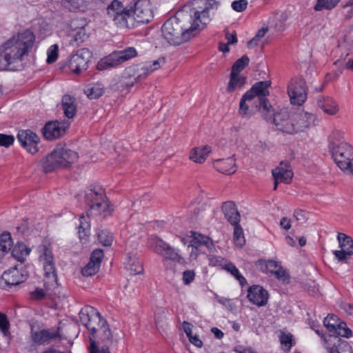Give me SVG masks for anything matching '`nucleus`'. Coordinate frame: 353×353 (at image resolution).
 Listing matches in <instances>:
<instances>
[{
	"instance_id": "1",
	"label": "nucleus",
	"mask_w": 353,
	"mask_h": 353,
	"mask_svg": "<svg viewBox=\"0 0 353 353\" xmlns=\"http://www.w3.org/2000/svg\"><path fill=\"white\" fill-rule=\"evenodd\" d=\"M219 3L214 0H192L189 8L188 21L177 17L168 19L161 31L164 39L173 46H179L189 41L210 21L209 12L217 9Z\"/></svg>"
},
{
	"instance_id": "2",
	"label": "nucleus",
	"mask_w": 353,
	"mask_h": 353,
	"mask_svg": "<svg viewBox=\"0 0 353 353\" xmlns=\"http://www.w3.org/2000/svg\"><path fill=\"white\" fill-rule=\"evenodd\" d=\"M270 81H261L255 83L241 97L239 103V114L249 119L257 111H261L264 119L273 120L279 130L284 132L287 127L285 110L274 113L267 97L270 94Z\"/></svg>"
},
{
	"instance_id": "3",
	"label": "nucleus",
	"mask_w": 353,
	"mask_h": 353,
	"mask_svg": "<svg viewBox=\"0 0 353 353\" xmlns=\"http://www.w3.org/2000/svg\"><path fill=\"white\" fill-rule=\"evenodd\" d=\"M35 42V35L32 31L26 30L12 36L1 45L3 52L14 65L22 61L23 57L28 54Z\"/></svg>"
},
{
	"instance_id": "4",
	"label": "nucleus",
	"mask_w": 353,
	"mask_h": 353,
	"mask_svg": "<svg viewBox=\"0 0 353 353\" xmlns=\"http://www.w3.org/2000/svg\"><path fill=\"white\" fill-rule=\"evenodd\" d=\"M77 152L62 147L57 146L54 150L40 162V164L46 173L51 172L61 167H67L73 163L77 159Z\"/></svg>"
},
{
	"instance_id": "5",
	"label": "nucleus",
	"mask_w": 353,
	"mask_h": 353,
	"mask_svg": "<svg viewBox=\"0 0 353 353\" xmlns=\"http://www.w3.org/2000/svg\"><path fill=\"white\" fill-rule=\"evenodd\" d=\"M80 319L92 335H94L98 330V328L93 323V322L97 321L98 326H99L100 330L103 332L104 335L103 340L107 345L112 343V335L107 321L101 317L100 313L94 307H87L81 310L80 312Z\"/></svg>"
},
{
	"instance_id": "6",
	"label": "nucleus",
	"mask_w": 353,
	"mask_h": 353,
	"mask_svg": "<svg viewBox=\"0 0 353 353\" xmlns=\"http://www.w3.org/2000/svg\"><path fill=\"white\" fill-rule=\"evenodd\" d=\"M88 207V216H101L105 218L110 215L112 208L110 206L107 197L101 188L91 189L85 195Z\"/></svg>"
},
{
	"instance_id": "7",
	"label": "nucleus",
	"mask_w": 353,
	"mask_h": 353,
	"mask_svg": "<svg viewBox=\"0 0 353 353\" xmlns=\"http://www.w3.org/2000/svg\"><path fill=\"white\" fill-rule=\"evenodd\" d=\"M332 158L339 168L345 174L353 175V146L342 141L339 146L330 150Z\"/></svg>"
},
{
	"instance_id": "8",
	"label": "nucleus",
	"mask_w": 353,
	"mask_h": 353,
	"mask_svg": "<svg viewBox=\"0 0 353 353\" xmlns=\"http://www.w3.org/2000/svg\"><path fill=\"white\" fill-rule=\"evenodd\" d=\"M137 56V52L133 47H128L124 50L114 51L108 56L101 59L97 63L99 70L115 68Z\"/></svg>"
},
{
	"instance_id": "9",
	"label": "nucleus",
	"mask_w": 353,
	"mask_h": 353,
	"mask_svg": "<svg viewBox=\"0 0 353 353\" xmlns=\"http://www.w3.org/2000/svg\"><path fill=\"white\" fill-rule=\"evenodd\" d=\"M153 251L165 260H170L181 265L186 264V261L177 248L172 247L170 244L157 236L150 239Z\"/></svg>"
},
{
	"instance_id": "10",
	"label": "nucleus",
	"mask_w": 353,
	"mask_h": 353,
	"mask_svg": "<svg viewBox=\"0 0 353 353\" xmlns=\"http://www.w3.org/2000/svg\"><path fill=\"white\" fill-rule=\"evenodd\" d=\"M316 124L317 117L316 114L308 112H302L298 114L291 116L290 124H288V134L305 132Z\"/></svg>"
},
{
	"instance_id": "11",
	"label": "nucleus",
	"mask_w": 353,
	"mask_h": 353,
	"mask_svg": "<svg viewBox=\"0 0 353 353\" xmlns=\"http://www.w3.org/2000/svg\"><path fill=\"white\" fill-rule=\"evenodd\" d=\"M90 58V51L87 48H81L70 56L67 65L70 72L79 74L87 70Z\"/></svg>"
},
{
	"instance_id": "12",
	"label": "nucleus",
	"mask_w": 353,
	"mask_h": 353,
	"mask_svg": "<svg viewBox=\"0 0 353 353\" xmlns=\"http://www.w3.org/2000/svg\"><path fill=\"white\" fill-rule=\"evenodd\" d=\"M325 327L330 333L329 336H342L350 338L352 336V331L347 326L344 321H341L337 316L328 314L323 321Z\"/></svg>"
},
{
	"instance_id": "13",
	"label": "nucleus",
	"mask_w": 353,
	"mask_h": 353,
	"mask_svg": "<svg viewBox=\"0 0 353 353\" xmlns=\"http://www.w3.org/2000/svg\"><path fill=\"white\" fill-rule=\"evenodd\" d=\"M323 342V346L327 353H352V348L347 341L341 340L336 336H325L319 330H314Z\"/></svg>"
},
{
	"instance_id": "14",
	"label": "nucleus",
	"mask_w": 353,
	"mask_h": 353,
	"mask_svg": "<svg viewBox=\"0 0 353 353\" xmlns=\"http://www.w3.org/2000/svg\"><path fill=\"white\" fill-rule=\"evenodd\" d=\"M28 278L26 271L20 270L17 265L5 271L0 280V285L2 288L10 290L24 282Z\"/></svg>"
},
{
	"instance_id": "15",
	"label": "nucleus",
	"mask_w": 353,
	"mask_h": 353,
	"mask_svg": "<svg viewBox=\"0 0 353 353\" xmlns=\"http://www.w3.org/2000/svg\"><path fill=\"white\" fill-rule=\"evenodd\" d=\"M70 125L68 120L48 121L42 128L43 135L50 141L59 139L65 134Z\"/></svg>"
},
{
	"instance_id": "16",
	"label": "nucleus",
	"mask_w": 353,
	"mask_h": 353,
	"mask_svg": "<svg viewBox=\"0 0 353 353\" xmlns=\"http://www.w3.org/2000/svg\"><path fill=\"white\" fill-rule=\"evenodd\" d=\"M288 97L291 104L302 105L307 99V88L303 79H297L292 82L290 92L288 91Z\"/></svg>"
},
{
	"instance_id": "17",
	"label": "nucleus",
	"mask_w": 353,
	"mask_h": 353,
	"mask_svg": "<svg viewBox=\"0 0 353 353\" xmlns=\"http://www.w3.org/2000/svg\"><path fill=\"white\" fill-rule=\"evenodd\" d=\"M22 148L28 152L34 154L39 152V137L30 130H19L17 137Z\"/></svg>"
},
{
	"instance_id": "18",
	"label": "nucleus",
	"mask_w": 353,
	"mask_h": 353,
	"mask_svg": "<svg viewBox=\"0 0 353 353\" xmlns=\"http://www.w3.org/2000/svg\"><path fill=\"white\" fill-rule=\"evenodd\" d=\"M256 268L263 273L274 275L278 280L284 281L285 279V270L281 263L274 260L259 259L256 262Z\"/></svg>"
},
{
	"instance_id": "19",
	"label": "nucleus",
	"mask_w": 353,
	"mask_h": 353,
	"mask_svg": "<svg viewBox=\"0 0 353 353\" xmlns=\"http://www.w3.org/2000/svg\"><path fill=\"white\" fill-rule=\"evenodd\" d=\"M135 75L136 68L134 66L127 68L120 77L114 79L115 82L112 85V89L119 92L128 90L137 82Z\"/></svg>"
},
{
	"instance_id": "20",
	"label": "nucleus",
	"mask_w": 353,
	"mask_h": 353,
	"mask_svg": "<svg viewBox=\"0 0 353 353\" xmlns=\"http://www.w3.org/2000/svg\"><path fill=\"white\" fill-rule=\"evenodd\" d=\"M165 58L159 57L152 62H145L143 65H134L136 68L135 78L137 82L145 79L150 74L165 64Z\"/></svg>"
},
{
	"instance_id": "21",
	"label": "nucleus",
	"mask_w": 353,
	"mask_h": 353,
	"mask_svg": "<svg viewBox=\"0 0 353 353\" xmlns=\"http://www.w3.org/2000/svg\"><path fill=\"white\" fill-rule=\"evenodd\" d=\"M247 297L251 303L261 307L268 303V292L261 286L254 285L249 288Z\"/></svg>"
},
{
	"instance_id": "22",
	"label": "nucleus",
	"mask_w": 353,
	"mask_h": 353,
	"mask_svg": "<svg viewBox=\"0 0 353 353\" xmlns=\"http://www.w3.org/2000/svg\"><path fill=\"white\" fill-rule=\"evenodd\" d=\"M132 15V22L136 21L139 23H148L152 19V11L149 8H143V5L138 1L134 4V7H130Z\"/></svg>"
},
{
	"instance_id": "23",
	"label": "nucleus",
	"mask_w": 353,
	"mask_h": 353,
	"mask_svg": "<svg viewBox=\"0 0 353 353\" xmlns=\"http://www.w3.org/2000/svg\"><path fill=\"white\" fill-rule=\"evenodd\" d=\"M316 104L319 108L330 116L337 114L340 110L337 101L330 97L319 96L316 99Z\"/></svg>"
},
{
	"instance_id": "24",
	"label": "nucleus",
	"mask_w": 353,
	"mask_h": 353,
	"mask_svg": "<svg viewBox=\"0 0 353 353\" xmlns=\"http://www.w3.org/2000/svg\"><path fill=\"white\" fill-rule=\"evenodd\" d=\"M221 209L225 218L232 225L236 226L239 224L241 215L233 201L224 202Z\"/></svg>"
},
{
	"instance_id": "25",
	"label": "nucleus",
	"mask_w": 353,
	"mask_h": 353,
	"mask_svg": "<svg viewBox=\"0 0 353 353\" xmlns=\"http://www.w3.org/2000/svg\"><path fill=\"white\" fill-rule=\"evenodd\" d=\"M30 336L32 341L37 345H45L50 343L57 337V334L50 332L49 330H41L34 331L33 326H31Z\"/></svg>"
},
{
	"instance_id": "26",
	"label": "nucleus",
	"mask_w": 353,
	"mask_h": 353,
	"mask_svg": "<svg viewBox=\"0 0 353 353\" xmlns=\"http://www.w3.org/2000/svg\"><path fill=\"white\" fill-rule=\"evenodd\" d=\"M215 169L225 174H234L236 170V163L234 157H229L225 159H217L214 162Z\"/></svg>"
},
{
	"instance_id": "27",
	"label": "nucleus",
	"mask_w": 353,
	"mask_h": 353,
	"mask_svg": "<svg viewBox=\"0 0 353 353\" xmlns=\"http://www.w3.org/2000/svg\"><path fill=\"white\" fill-rule=\"evenodd\" d=\"M61 102L65 116L72 119L77 113L76 99L70 95H64Z\"/></svg>"
},
{
	"instance_id": "28",
	"label": "nucleus",
	"mask_w": 353,
	"mask_h": 353,
	"mask_svg": "<svg viewBox=\"0 0 353 353\" xmlns=\"http://www.w3.org/2000/svg\"><path fill=\"white\" fill-rule=\"evenodd\" d=\"M114 23L120 28H129L131 26H133L132 15L131 13L130 8L124 10L118 15H113L111 18Z\"/></svg>"
},
{
	"instance_id": "29",
	"label": "nucleus",
	"mask_w": 353,
	"mask_h": 353,
	"mask_svg": "<svg viewBox=\"0 0 353 353\" xmlns=\"http://www.w3.org/2000/svg\"><path fill=\"white\" fill-rule=\"evenodd\" d=\"M44 270L45 283L55 286L57 284V275L54 261L46 262L42 263Z\"/></svg>"
},
{
	"instance_id": "30",
	"label": "nucleus",
	"mask_w": 353,
	"mask_h": 353,
	"mask_svg": "<svg viewBox=\"0 0 353 353\" xmlns=\"http://www.w3.org/2000/svg\"><path fill=\"white\" fill-rule=\"evenodd\" d=\"M192 243V246L194 247L196 250L201 245L205 246L210 251L214 249L212 240L210 237L199 233L193 232V240Z\"/></svg>"
},
{
	"instance_id": "31",
	"label": "nucleus",
	"mask_w": 353,
	"mask_h": 353,
	"mask_svg": "<svg viewBox=\"0 0 353 353\" xmlns=\"http://www.w3.org/2000/svg\"><path fill=\"white\" fill-rule=\"evenodd\" d=\"M211 152V148L208 145L201 148H195L191 152L190 159L194 162L201 163H203L206 157Z\"/></svg>"
},
{
	"instance_id": "32",
	"label": "nucleus",
	"mask_w": 353,
	"mask_h": 353,
	"mask_svg": "<svg viewBox=\"0 0 353 353\" xmlns=\"http://www.w3.org/2000/svg\"><path fill=\"white\" fill-rule=\"evenodd\" d=\"M246 83V78L238 74H230V81L227 87L228 92H232L236 90H241Z\"/></svg>"
},
{
	"instance_id": "33",
	"label": "nucleus",
	"mask_w": 353,
	"mask_h": 353,
	"mask_svg": "<svg viewBox=\"0 0 353 353\" xmlns=\"http://www.w3.org/2000/svg\"><path fill=\"white\" fill-rule=\"evenodd\" d=\"M345 132L341 129H333L328 136L329 150L339 146L342 141H345Z\"/></svg>"
},
{
	"instance_id": "34",
	"label": "nucleus",
	"mask_w": 353,
	"mask_h": 353,
	"mask_svg": "<svg viewBox=\"0 0 353 353\" xmlns=\"http://www.w3.org/2000/svg\"><path fill=\"white\" fill-rule=\"evenodd\" d=\"M12 239L9 232H4L0 236V259H2L12 248Z\"/></svg>"
},
{
	"instance_id": "35",
	"label": "nucleus",
	"mask_w": 353,
	"mask_h": 353,
	"mask_svg": "<svg viewBox=\"0 0 353 353\" xmlns=\"http://www.w3.org/2000/svg\"><path fill=\"white\" fill-rule=\"evenodd\" d=\"M87 0H62V5L70 11H84L87 8Z\"/></svg>"
},
{
	"instance_id": "36",
	"label": "nucleus",
	"mask_w": 353,
	"mask_h": 353,
	"mask_svg": "<svg viewBox=\"0 0 353 353\" xmlns=\"http://www.w3.org/2000/svg\"><path fill=\"white\" fill-rule=\"evenodd\" d=\"M38 252L39 254V261L43 263L51 262L54 261V255L52 252V248L49 244L43 243L38 247Z\"/></svg>"
},
{
	"instance_id": "37",
	"label": "nucleus",
	"mask_w": 353,
	"mask_h": 353,
	"mask_svg": "<svg viewBox=\"0 0 353 353\" xmlns=\"http://www.w3.org/2000/svg\"><path fill=\"white\" fill-rule=\"evenodd\" d=\"M30 252V250L26 248L23 243H18L12 250L11 255L18 261L22 263L26 260Z\"/></svg>"
},
{
	"instance_id": "38",
	"label": "nucleus",
	"mask_w": 353,
	"mask_h": 353,
	"mask_svg": "<svg viewBox=\"0 0 353 353\" xmlns=\"http://www.w3.org/2000/svg\"><path fill=\"white\" fill-rule=\"evenodd\" d=\"M337 240L341 249L347 250L349 254H353V239L344 233H339Z\"/></svg>"
},
{
	"instance_id": "39",
	"label": "nucleus",
	"mask_w": 353,
	"mask_h": 353,
	"mask_svg": "<svg viewBox=\"0 0 353 353\" xmlns=\"http://www.w3.org/2000/svg\"><path fill=\"white\" fill-rule=\"evenodd\" d=\"M224 269L230 272L240 283L241 286L247 285V281L245 277L239 272L237 268L232 263L225 265Z\"/></svg>"
},
{
	"instance_id": "40",
	"label": "nucleus",
	"mask_w": 353,
	"mask_h": 353,
	"mask_svg": "<svg viewBox=\"0 0 353 353\" xmlns=\"http://www.w3.org/2000/svg\"><path fill=\"white\" fill-rule=\"evenodd\" d=\"M77 228L79 236L81 239H83L89 235L90 223L83 214L79 217V224Z\"/></svg>"
},
{
	"instance_id": "41",
	"label": "nucleus",
	"mask_w": 353,
	"mask_h": 353,
	"mask_svg": "<svg viewBox=\"0 0 353 353\" xmlns=\"http://www.w3.org/2000/svg\"><path fill=\"white\" fill-rule=\"evenodd\" d=\"M128 9V8H124L122 3L117 0H114L107 8V13L108 16L112 18L113 15H118L119 13H121L124 10Z\"/></svg>"
},
{
	"instance_id": "42",
	"label": "nucleus",
	"mask_w": 353,
	"mask_h": 353,
	"mask_svg": "<svg viewBox=\"0 0 353 353\" xmlns=\"http://www.w3.org/2000/svg\"><path fill=\"white\" fill-rule=\"evenodd\" d=\"M250 63V59L248 56L243 55L240 59H237L232 65V72L230 74H238L247 66Z\"/></svg>"
},
{
	"instance_id": "43",
	"label": "nucleus",
	"mask_w": 353,
	"mask_h": 353,
	"mask_svg": "<svg viewBox=\"0 0 353 353\" xmlns=\"http://www.w3.org/2000/svg\"><path fill=\"white\" fill-rule=\"evenodd\" d=\"M234 243L236 246L242 248L245 243L243 230L241 226L239 224L234 226Z\"/></svg>"
},
{
	"instance_id": "44",
	"label": "nucleus",
	"mask_w": 353,
	"mask_h": 353,
	"mask_svg": "<svg viewBox=\"0 0 353 353\" xmlns=\"http://www.w3.org/2000/svg\"><path fill=\"white\" fill-rule=\"evenodd\" d=\"M286 174L287 170L283 166L277 167L272 170V175L274 179V189L276 188L279 183L285 182L287 179L285 177Z\"/></svg>"
},
{
	"instance_id": "45",
	"label": "nucleus",
	"mask_w": 353,
	"mask_h": 353,
	"mask_svg": "<svg viewBox=\"0 0 353 353\" xmlns=\"http://www.w3.org/2000/svg\"><path fill=\"white\" fill-rule=\"evenodd\" d=\"M339 0H317L314 8L316 11H321L324 9L331 10L336 6Z\"/></svg>"
},
{
	"instance_id": "46",
	"label": "nucleus",
	"mask_w": 353,
	"mask_h": 353,
	"mask_svg": "<svg viewBox=\"0 0 353 353\" xmlns=\"http://www.w3.org/2000/svg\"><path fill=\"white\" fill-rule=\"evenodd\" d=\"M98 239L104 246H110L113 241V234L108 230H101L98 233Z\"/></svg>"
},
{
	"instance_id": "47",
	"label": "nucleus",
	"mask_w": 353,
	"mask_h": 353,
	"mask_svg": "<svg viewBox=\"0 0 353 353\" xmlns=\"http://www.w3.org/2000/svg\"><path fill=\"white\" fill-rule=\"evenodd\" d=\"M86 21L84 18H74L72 19L69 23V32H74L83 28H85Z\"/></svg>"
},
{
	"instance_id": "48",
	"label": "nucleus",
	"mask_w": 353,
	"mask_h": 353,
	"mask_svg": "<svg viewBox=\"0 0 353 353\" xmlns=\"http://www.w3.org/2000/svg\"><path fill=\"white\" fill-rule=\"evenodd\" d=\"M104 93V88L100 84H97L88 89L87 95L91 99H98Z\"/></svg>"
},
{
	"instance_id": "49",
	"label": "nucleus",
	"mask_w": 353,
	"mask_h": 353,
	"mask_svg": "<svg viewBox=\"0 0 353 353\" xmlns=\"http://www.w3.org/2000/svg\"><path fill=\"white\" fill-rule=\"evenodd\" d=\"M69 34L73 38V40L77 45L83 43L88 38L85 28L74 32H69Z\"/></svg>"
},
{
	"instance_id": "50",
	"label": "nucleus",
	"mask_w": 353,
	"mask_h": 353,
	"mask_svg": "<svg viewBox=\"0 0 353 353\" xmlns=\"http://www.w3.org/2000/svg\"><path fill=\"white\" fill-rule=\"evenodd\" d=\"M268 31V28L267 27H263L259 29L255 36L248 42V48H252L254 46H256L258 44L259 41L265 35Z\"/></svg>"
},
{
	"instance_id": "51",
	"label": "nucleus",
	"mask_w": 353,
	"mask_h": 353,
	"mask_svg": "<svg viewBox=\"0 0 353 353\" xmlns=\"http://www.w3.org/2000/svg\"><path fill=\"white\" fill-rule=\"evenodd\" d=\"M100 267L94 263H89L81 270V273L84 276H91L94 275L99 270Z\"/></svg>"
},
{
	"instance_id": "52",
	"label": "nucleus",
	"mask_w": 353,
	"mask_h": 353,
	"mask_svg": "<svg viewBox=\"0 0 353 353\" xmlns=\"http://www.w3.org/2000/svg\"><path fill=\"white\" fill-rule=\"evenodd\" d=\"M128 271L131 274L136 275L141 274L143 272V267L139 261H133L128 268Z\"/></svg>"
},
{
	"instance_id": "53",
	"label": "nucleus",
	"mask_w": 353,
	"mask_h": 353,
	"mask_svg": "<svg viewBox=\"0 0 353 353\" xmlns=\"http://www.w3.org/2000/svg\"><path fill=\"white\" fill-rule=\"evenodd\" d=\"M103 256V251L101 249H96L92 252L90 261L100 267Z\"/></svg>"
},
{
	"instance_id": "54",
	"label": "nucleus",
	"mask_w": 353,
	"mask_h": 353,
	"mask_svg": "<svg viewBox=\"0 0 353 353\" xmlns=\"http://www.w3.org/2000/svg\"><path fill=\"white\" fill-rule=\"evenodd\" d=\"M14 140V137L12 134L0 133V146L1 147H10L13 145Z\"/></svg>"
},
{
	"instance_id": "55",
	"label": "nucleus",
	"mask_w": 353,
	"mask_h": 353,
	"mask_svg": "<svg viewBox=\"0 0 353 353\" xmlns=\"http://www.w3.org/2000/svg\"><path fill=\"white\" fill-rule=\"evenodd\" d=\"M10 323L6 314L0 313V330L4 336L9 334Z\"/></svg>"
},
{
	"instance_id": "56",
	"label": "nucleus",
	"mask_w": 353,
	"mask_h": 353,
	"mask_svg": "<svg viewBox=\"0 0 353 353\" xmlns=\"http://www.w3.org/2000/svg\"><path fill=\"white\" fill-rule=\"evenodd\" d=\"M58 46L53 45L48 50V63H52L55 62L58 58Z\"/></svg>"
},
{
	"instance_id": "57",
	"label": "nucleus",
	"mask_w": 353,
	"mask_h": 353,
	"mask_svg": "<svg viewBox=\"0 0 353 353\" xmlns=\"http://www.w3.org/2000/svg\"><path fill=\"white\" fill-rule=\"evenodd\" d=\"M308 212L301 209H296L293 214L294 219L300 223H305L308 219Z\"/></svg>"
},
{
	"instance_id": "58",
	"label": "nucleus",
	"mask_w": 353,
	"mask_h": 353,
	"mask_svg": "<svg viewBox=\"0 0 353 353\" xmlns=\"http://www.w3.org/2000/svg\"><path fill=\"white\" fill-rule=\"evenodd\" d=\"M196 273L193 270H185L182 274V281L184 285L190 284L195 279Z\"/></svg>"
},
{
	"instance_id": "59",
	"label": "nucleus",
	"mask_w": 353,
	"mask_h": 353,
	"mask_svg": "<svg viewBox=\"0 0 353 353\" xmlns=\"http://www.w3.org/2000/svg\"><path fill=\"white\" fill-rule=\"evenodd\" d=\"M248 1L247 0H237L232 3V8L236 12H243L247 8Z\"/></svg>"
},
{
	"instance_id": "60",
	"label": "nucleus",
	"mask_w": 353,
	"mask_h": 353,
	"mask_svg": "<svg viewBox=\"0 0 353 353\" xmlns=\"http://www.w3.org/2000/svg\"><path fill=\"white\" fill-rule=\"evenodd\" d=\"M90 353H110L108 347H103L99 352L94 340L90 339Z\"/></svg>"
},
{
	"instance_id": "61",
	"label": "nucleus",
	"mask_w": 353,
	"mask_h": 353,
	"mask_svg": "<svg viewBox=\"0 0 353 353\" xmlns=\"http://www.w3.org/2000/svg\"><path fill=\"white\" fill-rule=\"evenodd\" d=\"M334 254L336 258H337L339 261H343L346 259L347 256H350L347 250H345V249H341V250H336L334 252Z\"/></svg>"
},
{
	"instance_id": "62",
	"label": "nucleus",
	"mask_w": 353,
	"mask_h": 353,
	"mask_svg": "<svg viewBox=\"0 0 353 353\" xmlns=\"http://www.w3.org/2000/svg\"><path fill=\"white\" fill-rule=\"evenodd\" d=\"M45 296V293L42 289H36L31 293V298L35 300H41Z\"/></svg>"
},
{
	"instance_id": "63",
	"label": "nucleus",
	"mask_w": 353,
	"mask_h": 353,
	"mask_svg": "<svg viewBox=\"0 0 353 353\" xmlns=\"http://www.w3.org/2000/svg\"><path fill=\"white\" fill-rule=\"evenodd\" d=\"M208 258L210 265L216 266V265H219L221 264V257L210 254V255H208Z\"/></svg>"
},
{
	"instance_id": "64",
	"label": "nucleus",
	"mask_w": 353,
	"mask_h": 353,
	"mask_svg": "<svg viewBox=\"0 0 353 353\" xmlns=\"http://www.w3.org/2000/svg\"><path fill=\"white\" fill-rule=\"evenodd\" d=\"M188 338L190 343L194 345L195 346L201 347L203 345L202 341L200 340L197 336L190 335V336H188Z\"/></svg>"
}]
</instances>
